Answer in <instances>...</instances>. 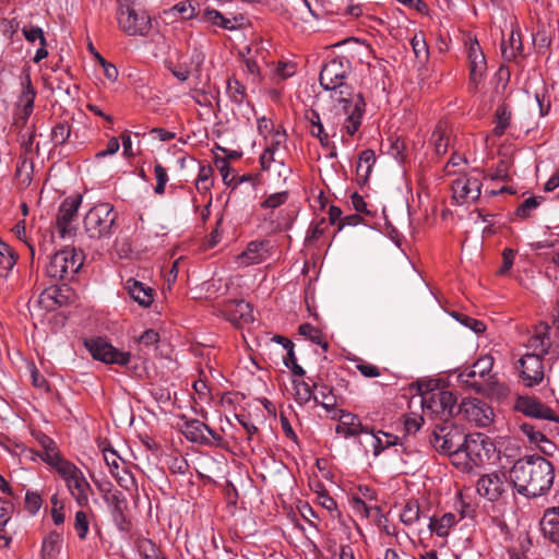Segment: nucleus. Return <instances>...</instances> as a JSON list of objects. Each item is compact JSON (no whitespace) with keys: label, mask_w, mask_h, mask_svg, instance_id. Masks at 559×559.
I'll list each match as a JSON object with an SVG mask.
<instances>
[{"label":"nucleus","mask_w":559,"mask_h":559,"mask_svg":"<svg viewBox=\"0 0 559 559\" xmlns=\"http://www.w3.org/2000/svg\"><path fill=\"white\" fill-rule=\"evenodd\" d=\"M457 321H460L463 325L469 328L476 334H480L486 330V325L483 321L471 318L466 314L457 313L454 316Z\"/></svg>","instance_id":"nucleus-59"},{"label":"nucleus","mask_w":559,"mask_h":559,"mask_svg":"<svg viewBox=\"0 0 559 559\" xmlns=\"http://www.w3.org/2000/svg\"><path fill=\"white\" fill-rule=\"evenodd\" d=\"M22 93L19 96L15 108L24 109V110H34V102L36 97V91L32 86L29 76H25L22 81Z\"/></svg>","instance_id":"nucleus-32"},{"label":"nucleus","mask_w":559,"mask_h":559,"mask_svg":"<svg viewBox=\"0 0 559 559\" xmlns=\"http://www.w3.org/2000/svg\"><path fill=\"white\" fill-rule=\"evenodd\" d=\"M62 546V536L57 532H50L43 540V559H55L60 552Z\"/></svg>","instance_id":"nucleus-31"},{"label":"nucleus","mask_w":559,"mask_h":559,"mask_svg":"<svg viewBox=\"0 0 559 559\" xmlns=\"http://www.w3.org/2000/svg\"><path fill=\"white\" fill-rule=\"evenodd\" d=\"M543 534L555 544H559V507L548 509L540 521Z\"/></svg>","instance_id":"nucleus-25"},{"label":"nucleus","mask_w":559,"mask_h":559,"mask_svg":"<svg viewBox=\"0 0 559 559\" xmlns=\"http://www.w3.org/2000/svg\"><path fill=\"white\" fill-rule=\"evenodd\" d=\"M74 530L81 540L86 538L90 530V523L86 513L82 510L75 513Z\"/></svg>","instance_id":"nucleus-52"},{"label":"nucleus","mask_w":559,"mask_h":559,"mask_svg":"<svg viewBox=\"0 0 559 559\" xmlns=\"http://www.w3.org/2000/svg\"><path fill=\"white\" fill-rule=\"evenodd\" d=\"M510 478L518 492L525 497H539L554 484L552 464L539 455L518 460L510 469Z\"/></svg>","instance_id":"nucleus-2"},{"label":"nucleus","mask_w":559,"mask_h":559,"mask_svg":"<svg viewBox=\"0 0 559 559\" xmlns=\"http://www.w3.org/2000/svg\"><path fill=\"white\" fill-rule=\"evenodd\" d=\"M348 73V60L337 58L326 62L320 72V85L325 91H331V98L334 102L333 116L326 119L331 123L332 136L335 135V127L341 121L346 133L354 135L358 131L365 114L364 97L361 94L355 93L345 82Z\"/></svg>","instance_id":"nucleus-1"},{"label":"nucleus","mask_w":559,"mask_h":559,"mask_svg":"<svg viewBox=\"0 0 559 559\" xmlns=\"http://www.w3.org/2000/svg\"><path fill=\"white\" fill-rule=\"evenodd\" d=\"M95 59L98 61L100 67L103 68V73L105 78L110 82H116L118 79V69L115 64L108 62L99 52H95Z\"/></svg>","instance_id":"nucleus-58"},{"label":"nucleus","mask_w":559,"mask_h":559,"mask_svg":"<svg viewBox=\"0 0 559 559\" xmlns=\"http://www.w3.org/2000/svg\"><path fill=\"white\" fill-rule=\"evenodd\" d=\"M82 252L73 247H66L56 252L46 266V274L56 281H70L83 265Z\"/></svg>","instance_id":"nucleus-7"},{"label":"nucleus","mask_w":559,"mask_h":559,"mask_svg":"<svg viewBox=\"0 0 559 559\" xmlns=\"http://www.w3.org/2000/svg\"><path fill=\"white\" fill-rule=\"evenodd\" d=\"M185 433L193 442L205 441L209 437L215 438V432L204 423L193 419L186 424Z\"/></svg>","instance_id":"nucleus-30"},{"label":"nucleus","mask_w":559,"mask_h":559,"mask_svg":"<svg viewBox=\"0 0 559 559\" xmlns=\"http://www.w3.org/2000/svg\"><path fill=\"white\" fill-rule=\"evenodd\" d=\"M299 333L309 338L312 343L321 346L323 352H328L329 342L320 329L311 325L310 323H305L299 326Z\"/></svg>","instance_id":"nucleus-36"},{"label":"nucleus","mask_w":559,"mask_h":559,"mask_svg":"<svg viewBox=\"0 0 559 559\" xmlns=\"http://www.w3.org/2000/svg\"><path fill=\"white\" fill-rule=\"evenodd\" d=\"M318 402L320 405L325 408L328 412L336 411V397L333 394V390L328 385L320 386L318 391Z\"/></svg>","instance_id":"nucleus-47"},{"label":"nucleus","mask_w":559,"mask_h":559,"mask_svg":"<svg viewBox=\"0 0 559 559\" xmlns=\"http://www.w3.org/2000/svg\"><path fill=\"white\" fill-rule=\"evenodd\" d=\"M423 412L426 416H437L443 421L453 416L456 399L445 390H430L421 394Z\"/></svg>","instance_id":"nucleus-9"},{"label":"nucleus","mask_w":559,"mask_h":559,"mask_svg":"<svg viewBox=\"0 0 559 559\" xmlns=\"http://www.w3.org/2000/svg\"><path fill=\"white\" fill-rule=\"evenodd\" d=\"M16 263V255L12 248L0 240V275L8 276Z\"/></svg>","instance_id":"nucleus-35"},{"label":"nucleus","mask_w":559,"mask_h":559,"mask_svg":"<svg viewBox=\"0 0 559 559\" xmlns=\"http://www.w3.org/2000/svg\"><path fill=\"white\" fill-rule=\"evenodd\" d=\"M295 400L298 404L305 405L311 400L318 402V396L313 394L312 388L304 380H294Z\"/></svg>","instance_id":"nucleus-37"},{"label":"nucleus","mask_w":559,"mask_h":559,"mask_svg":"<svg viewBox=\"0 0 559 559\" xmlns=\"http://www.w3.org/2000/svg\"><path fill=\"white\" fill-rule=\"evenodd\" d=\"M227 94L231 102L235 104H242L246 99V88L236 79H228L227 81Z\"/></svg>","instance_id":"nucleus-46"},{"label":"nucleus","mask_w":559,"mask_h":559,"mask_svg":"<svg viewBox=\"0 0 559 559\" xmlns=\"http://www.w3.org/2000/svg\"><path fill=\"white\" fill-rule=\"evenodd\" d=\"M459 413L477 427H488L495 417L492 407L479 399L463 400Z\"/></svg>","instance_id":"nucleus-11"},{"label":"nucleus","mask_w":559,"mask_h":559,"mask_svg":"<svg viewBox=\"0 0 559 559\" xmlns=\"http://www.w3.org/2000/svg\"><path fill=\"white\" fill-rule=\"evenodd\" d=\"M39 456L48 465L53 467L59 475L61 474L62 466L71 464V462L61 457V455L59 454L57 449H55L52 451H45Z\"/></svg>","instance_id":"nucleus-48"},{"label":"nucleus","mask_w":559,"mask_h":559,"mask_svg":"<svg viewBox=\"0 0 559 559\" xmlns=\"http://www.w3.org/2000/svg\"><path fill=\"white\" fill-rule=\"evenodd\" d=\"M543 198L531 197L522 202L515 211L516 216L521 218H527L531 213L537 209Z\"/></svg>","instance_id":"nucleus-55"},{"label":"nucleus","mask_w":559,"mask_h":559,"mask_svg":"<svg viewBox=\"0 0 559 559\" xmlns=\"http://www.w3.org/2000/svg\"><path fill=\"white\" fill-rule=\"evenodd\" d=\"M491 447L481 433L465 435L459 452H454L452 464L462 472H469L489 461Z\"/></svg>","instance_id":"nucleus-5"},{"label":"nucleus","mask_w":559,"mask_h":559,"mask_svg":"<svg viewBox=\"0 0 559 559\" xmlns=\"http://www.w3.org/2000/svg\"><path fill=\"white\" fill-rule=\"evenodd\" d=\"M204 15L209 22H211L214 25L221 26L225 29H234L235 26L231 23V21L227 17H225L221 12L217 10H205Z\"/></svg>","instance_id":"nucleus-51"},{"label":"nucleus","mask_w":559,"mask_h":559,"mask_svg":"<svg viewBox=\"0 0 559 559\" xmlns=\"http://www.w3.org/2000/svg\"><path fill=\"white\" fill-rule=\"evenodd\" d=\"M171 12L181 15L186 20L193 19L195 15V8L191 1H180L171 8Z\"/></svg>","instance_id":"nucleus-62"},{"label":"nucleus","mask_w":559,"mask_h":559,"mask_svg":"<svg viewBox=\"0 0 559 559\" xmlns=\"http://www.w3.org/2000/svg\"><path fill=\"white\" fill-rule=\"evenodd\" d=\"M60 476L66 481L75 502L80 507H87L92 488L82 471L71 463L70 465L62 466Z\"/></svg>","instance_id":"nucleus-10"},{"label":"nucleus","mask_w":559,"mask_h":559,"mask_svg":"<svg viewBox=\"0 0 559 559\" xmlns=\"http://www.w3.org/2000/svg\"><path fill=\"white\" fill-rule=\"evenodd\" d=\"M457 523L454 513H444L440 518L432 516L429 519V530L439 537H447L453 526Z\"/></svg>","instance_id":"nucleus-29"},{"label":"nucleus","mask_w":559,"mask_h":559,"mask_svg":"<svg viewBox=\"0 0 559 559\" xmlns=\"http://www.w3.org/2000/svg\"><path fill=\"white\" fill-rule=\"evenodd\" d=\"M520 376L526 386L539 384L545 377V368L538 354H525L519 359Z\"/></svg>","instance_id":"nucleus-16"},{"label":"nucleus","mask_w":559,"mask_h":559,"mask_svg":"<svg viewBox=\"0 0 559 559\" xmlns=\"http://www.w3.org/2000/svg\"><path fill=\"white\" fill-rule=\"evenodd\" d=\"M511 123V111L504 105H500L496 110V126L492 133L501 136Z\"/></svg>","instance_id":"nucleus-42"},{"label":"nucleus","mask_w":559,"mask_h":559,"mask_svg":"<svg viewBox=\"0 0 559 559\" xmlns=\"http://www.w3.org/2000/svg\"><path fill=\"white\" fill-rule=\"evenodd\" d=\"M530 347L535 350L542 358L543 355L548 354L550 347V340L545 333L536 334L530 338Z\"/></svg>","instance_id":"nucleus-49"},{"label":"nucleus","mask_w":559,"mask_h":559,"mask_svg":"<svg viewBox=\"0 0 559 559\" xmlns=\"http://www.w3.org/2000/svg\"><path fill=\"white\" fill-rule=\"evenodd\" d=\"M138 342L141 346L140 352L143 355L148 354L151 350H155L157 348V344L159 342V335L156 331L150 329L144 331L138 338Z\"/></svg>","instance_id":"nucleus-43"},{"label":"nucleus","mask_w":559,"mask_h":559,"mask_svg":"<svg viewBox=\"0 0 559 559\" xmlns=\"http://www.w3.org/2000/svg\"><path fill=\"white\" fill-rule=\"evenodd\" d=\"M126 288L131 298L142 307H148L153 302V289L143 283L129 278Z\"/></svg>","instance_id":"nucleus-27"},{"label":"nucleus","mask_w":559,"mask_h":559,"mask_svg":"<svg viewBox=\"0 0 559 559\" xmlns=\"http://www.w3.org/2000/svg\"><path fill=\"white\" fill-rule=\"evenodd\" d=\"M88 350L94 359L106 364H117L124 366L130 361L131 354L114 347L104 340H95L86 343Z\"/></svg>","instance_id":"nucleus-14"},{"label":"nucleus","mask_w":559,"mask_h":559,"mask_svg":"<svg viewBox=\"0 0 559 559\" xmlns=\"http://www.w3.org/2000/svg\"><path fill=\"white\" fill-rule=\"evenodd\" d=\"M43 500L38 492L27 491L25 495V509L35 515L41 508Z\"/></svg>","instance_id":"nucleus-60"},{"label":"nucleus","mask_w":559,"mask_h":559,"mask_svg":"<svg viewBox=\"0 0 559 559\" xmlns=\"http://www.w3.org/2000/svg\"><path fill=\"white\" fill-rule=\"evenodd\" d=\"M376 162V155L372 150H365L359 154L356 171L357 176L367 179Z\"/></svg>","instance_id":"nucleus-38"},{"label":"nucleus","mask_w":559,"mask_h":559,"mask_svg":"<svg viewBox=\"0 0 559 559\" xmlns=\"http://www.w3.org/2000/svg\"><path fill=\"white\" fill-rule=\"evenodd\" d=\"M477 492L489 501L498 500L504 492V475L499 473L483 475L477 481Z\"/></svg>","instance_id":"nucleus-21"},{"label":"nucleus","mask_w":559,"mask_h":559,"mask_svg":"<svg viewBox=\"0 0 559 559\" xmlns=\"http://www.w3.org/2000/svg\"><path fill=\"white\" fill-rule=\"evenodd\" d=\"M411 44L416 58L419 59L420 61H425L428 58L429 50L424 36L421 34H416L412 38Z\"/></svg>","instance_id":"nucleus-54"},{"label":"nucleus","mask_w":559,"mask_h":559,"mask_svg":"<svg viewBox=\"0 0 559 559\" xmlns=\"http://www.w3.org/2000/svg\"><path fill=\"white\" fill-rule=\"evenodd\" d=\"M481 182L478 177L463 176L452 183V198L459 204H468L478 200L480 195Z\"/></svg>","instance_id":"nucleus-15"},{"label":"nucleus","mask_w":559,"mask_h":559,"mask_svg":"<svg viewBox=\"0 0 559 559\" xmlns=\"http://www.w3.org/2000/svg\"><path fill=\"white\" fill-rule=\"evenodd\" d=\"M332 418L338 420V424L335 428L336 433L342 435L345 438L368 432V428L362 426L359 417L349 412L337 409L333 414Z\"/></svg>","instance_id":"nucleus-20"},{"label":"nucleus","mask_w":559,"mask_h":559,"mask_svg":"<svg viewBox=\"0 0 559 559\" xmlns=\"http://www.w3.org/2000/svg\"><path fill=\"white\" fill-rule=\"evenodd\" d=\"M305 119L308 122L310 134L317 138L322 146L329 147L331 135L325 131L319 112L314 109L306 110Z\"/></svg>","instance_id":"nucleus-26"},{"label":"nucleus","mask_w":559,"mask_h":559,"mask_svg":"<svg viewBox=\"0 0 559 559\" xmlns=\"http://www.w3.org/2000/svg\"><path fill=\"white\" fill-rule=\"evenodd\" d=\"M71 134V126L67 121L58 122L51 130V141L56 146L63 145Z\"/></svg>","instance_id":"nucleus-45"},{"label":"nucleus","mask_w":559,"mask_h":559,"mask_svg":"<svg viewBox=\"0 0 559 559\" xmlns=\"http://www.w3.org/2000/svg\"><path fill=\"white\" fill-rule=\"evenodd\" d=\"M104 460L109 467L110 474L121 488L128 491L136 490L134 476L127 469L126 462L114 449H104Z\"/></svg>","instance_id":"nucleus-13"},{"label":"nucleus","mask_w":559,"mask_h":559,"mask_svg":"<svg viewBox=\"0 0 559 559\" xmlns=\"http://www.w3.org/2000/svg\"><path fill=\"white\" fill-rule=\"evenodd\" d=\"M120 148V144L117 138L112 136L109 139L105 150L99 151L95 154L96 159L104 158L106 156L115 155Z\"/></svg>","instance_id":"nucleus-64"},{"label":"nucleus","mask_w":559,"mask_h":559,"mask_svg":"<svg viewBox=\"0 0 559 559\" xmlns=\"http://www.w3.org/2000/svg\"><path fill=\"white\" fill-rule=\"evenodd\" d=\"M33 168V162L26 157L21 158L17 163L15 176L19 183L24 188L28 187L32 182Z\"/></svg>","instance_id":"nucleus-41"},{"label":"nucleus","mask_w":559,"mask_h":559,"mask_svg":"<svg viewBox=\"0 0 559 559\" xmlns=\"http://www.w3.org/2000/svg\"><path fill=\"white\" fill-rule=\"evenodd\" d=\"M118 213L112 204L100 202L88 210L83 218L84 231L91 239H107L114 234Z\"/></svg>","instance_id":"nucleus-6"},{"label":"nucleus","mask_w":559,"mask_h":559,"mask_svg":"<svg viewBox=\"0 0 559 559\" xmlns=\"http://www.w3.org/2000/svg\"><path fill=\"white\" fill-rule=\"evenodd\" d=\"M514 408L525 416L559 424V416L554 409L532 396L518 397Z\"/></svg>","instance_id":"nucleus-17"},{"label":"nucleus","mask_w":559,"mask_h":559,"mask_svg":"<svg viewBox=\"0 0 559 559\" xmlns=\"http://www.w3.org/2000/svg\"><path fill=\"white\" fill-rule=\"evenodd\" d=\"M366 443L372 449L373 455L378 456L383 450L389 447L395 445L397 437L391 433L378 431L377 433L369 431L366 433Z\"/></svg>","instance_id":"nucleus-28"},{"label":"nucleus","mask_w":559,"mask_h":559,"mask_svg":"<svg viewBox=\"0 0 559 559\" xmlns=\"http://www.w3.org/2000/svg\"><path fill=\"white\" fill-rule=\"evenodd\" d=\"M519 429L528 442L536 445L544 454H551L556 449V445L549 439L551 430L547 429L546 426L539 427L531 423H522L519 425Z\"/></svg>","instance_id":"nucleus-18"},{"label":"nucleus","mask_w":559,"mask_h":559,"mask_svg":"<svg viewBox=\"0 0 559 559\" xmlns=\"http://www.w3.org/2000/svg\"><path fill=\"white\" fill-rule=\"evenodd\" d=\"M100 490L104 493L103 498L110 510L112 521L118 530L121 532L128 531L130 525L124 514L128 506L124 495L121 491L111 490L110 483H108V488L100 487Z\"/></svg>","instance_id":"nucleus-12"},{"label":"nucleus","mask_w":559,"mask_h":559,"mask_svg":"<svg viewBox=\"0 0 559 559\" xmlns=\"http://www.w3.org/2000/svg\"><path fill=\"white\" fill-rule=\"evenodd\" d=\"M420 518V507L417 500H408L401 514L400 519L403 524L405 525H413L415 524Z\"/></svg>","instance_id":"nucleus-40"},{"label":"nucleus","mask_w":559,"mask_h":559,"mask_svg":"<svg viewBox=\"0 0 559 559\" xmlns=\"http://www.w3.org/2000/svg\"><path fill=\"white\" fill-rule=\"evenodd\" d=\"M116 20L119 29L127 36L147 37L153 27L147 11L132 0L118 1Z\"/></svg>","instance_id":"nucleus-4"},{"label":"nucleus","mask_w":559,"mask_h":559,"mask_svg":"<svg viewBox=\"0 0 559 559\" xmlns=\"http://www.w3.org/2000/svg\"><path fill=\"white\" fill-rule=\"evenodd\" d=\"M276 341L281 344H283L284 348L287 349V355L284 358V364L287 368L292 369L293 373L299 377H302L305 374V370L301 366L297 364V359L294 353V344L290 340L283 337V336H276Z\"/></svg>","instance_id":"nucleus-34"},{"label":"nucleus","mask_w":559,"mask_h":559,"mask_svg":"<svg viewBox=\"0 0 559 559\" xmlns=\"http://www.w3.org/2000/svg\"><path fill=\"white\" fill-rule=\"evenodd\" d=\"M82 198L80 195L66 198L58 210L57 228L61 237L70 233V226L75 221Z\"/></svg>","instance_id":"nucleus-19"},{"label":"nucleus","mask_w":559,"mask_h":559,"mask_svg":"<svg viewBox=\"0 0 559 559\" xmlns=\"http://www.w3.org/2000/svg\"><path fill=\"white\" fill-rule=\"evenodd\" d=\"M154 174L156 178V186L154 191L156 194H163L165 192V186L168 181L167 171L160 164H156L154 167Z\"/></svg>","instance_id":"nucleus-61"},{"label":"nucleus","mask_w":559,"mask_h":559,"mask_svg":"<svg viewBox=\"0 0 559 559\" xmlns=\"http://www.w3.org/2000/svg\"><path fill=\"white\" fill-rule=\"evenodd\" d=\"M288 200V191H281L270 194L262 203L263 209H277Z\"/></svg>","instance_id":"nucleus-57"},{"label":"nucleus","mask_w":559,"mask_h":559,"mask_svg":"<svg viewBox=\"0 0 559 559\" xmlns=\"http://www.w3.org/2000/svg\"><path fill=\"white\" fill-rule=\"evenodd\" d=\"M270 257L267 243L264 241H251L245 251L238 255V263L243 266L259 264Z\"/></svg>","instance_id":"nucleus-24"},{"label":"nucleus","mask_w":559,"mask_h":559,"mask_svg":"<svg viewBox=\"0 0 559 559\" xmlns=\"http://www.w3.org/2000/svg\"><path fill=\"white\" fill-rule=\"evenodd\" d=\"M464 437L465 433L459 427L445 420L436 425L430 442L438 452L448 454L452 463L454 452H459Z\"/></svg>","instance_id":"nucleus-8"},{"label":"nucleus","mask_w":559,"mask_h":559,"mask_svg":"<svg viewBox=\"0 0 559 559\" xmlns=\"http://www.w3.org/2000/svg\"><path fill=\"white\" fill-rule=\"evenodd\" d=\"M22 34L25 37V39L29 43H34L36 40H39L41 46H46V38L44 35V32L40 27L34 26V25H25L22 28Z\"/></svg>","instance_id":"nucleus-56"},{"label":"nucleus","mask_w":559,"mask_h":559,"mask_svg":"<svg viewBox=\"0 0 559 559\" xmlns=\"http://www.w3.org/2000/svg\"><path fill=\"white\" fill-rule=\"evenodd\" d=\"M493 357L484 355L469 368L460 373L462 382L474 388L478 393L490 399L503 400L509 395V388L492 373Z\"/></svg>","instance_id":"nucleus-3"},{"label":"nucleus","mask_w":559,"mask_h":559,"mask_svg":"<svg viewBox=\"0 0 559 559\" xmlns=\"http://www.w3.org/2000/svg\"><path fill=\"white\" fill-rule=\"evenodd\" d=\"M269 176L276 182H285L290 175L292 170L287 167L284 162H278L272 165V167L267 170Z\"/></svg>","instance_id":"nucleus-53"},{"label":"nucleus","mask_w":559,"mask_h":559,"mask_svg":"<svg viewBox=\"0 0 559 559\" xmlns=\"http://www.w3.org/2000/svg\"><path fill=\"white\" fill-rule=\"evenodd\" d=\"M69 290L67 286L49 287L39 294L36 304L45 311H53L67 304Z\"/></svg>","instance_id":"nucleus-22"},{"label":"nucleus","mask_w":559,"mask_h":559,"mask_svg":"<svg viewBox=\"0 0 559 559\" xmlns=\"http://www.w3.org/2000/svg\"><path fill=\"white\" fill-rule=\"evenodd\" d=\"M430 142L435 147L437 155H444L449 147V135L448 129L444 123H439L433 130Z\"/></svg>","instance_id":"nucleus-33"},{"label":"nucleus","mask_w":559,"mask_h":559,"mask_svg":"<svg viewBox=\"0 0 559 559\" xmlns=\"http://www.w3.org/2000/svg\"><path fill=\"white\" fill-rule=\"evenodd\" d=\"M469 59V88L476 90L486 70V60L478 44L472 45L468 52Z\"/></svg>","instance_id":"nucleus-23"},{"label":"nucleus","mask_w":559,"mask_h":559,"mask_svg":"<svg viewBox=\"0 0 559 559\" xmlns=\"http://www.w3.org/2000/svg\"><path fill=\"white\" fill-rule=\"evenodd\" d=\"M233 319L239 320L242 323H251L254 321L253 312L250 305L243 300L234 302L233 305Z\"/></svg>","instance_id":"nucleus-44"},{"label":"nucleus","mask_w":559,"mask_h":559,"mask_svg":"<svg viewBox=\"0 0 559 559\" xmlns=\"http://www.w3.org/2000/svg\"><path fill=\"white\" fill-rule=\"evenodd\" d=\"M502 56L506 60H512L522 52V44L520 35L514 32L511 33L509 41H502L501 44Z\"/></svg>","instance_id":"nucleus-39"},{"label":"nucleus","mask_w":559,"mask_h":559,"mask_svg":"<svg viewBox=\"0 0 559 559\" xmlns=\"http://www.w3.org/2000/svg\"><path fill=\"white\" fill-rule=\"evenodd\" d=\"M274 147H265L263 154L260 157L261 167L263 170L267 171L272 165L278 163L280 160L275 158Z\"/></svg>","instance_id":"nucleus-63"},{"label":"nucleus","mask_w":559,"mask_h":559,"mask_svg":"<svg viewBox=\"0 0 559 559\" xmlns=\"http://www.w3.org/2000/svg\"><path fill=\"white\" fill-rule=\"evenodd\" d=\"M213 168L211 166H201L195 181L199 191H207L212 187Z\"/></svg>","instance_id":"nucleus-50"}]
</instances>
